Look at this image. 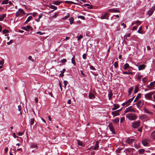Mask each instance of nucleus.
<instances>
[{"label":"nucleus","mask_w":155,"mask_h":155,"mask_svg":"<svg viewBox=\"0 0 155 155\" xmlns=\"http://www.w3.org/2000/svg\"><path fill=\"white\" fill-rule=\"evenodd\" d=\"M126 117L128 119L131 120H135L137 118V116L132 113H130L127 114L126 115Z\"/></svg>","instance_id":"obj_1"},{"label":"nucleus","mask_w":155,"mask_h":155,"mask_svg":"<svg viewBox=\"0 0 155 155\" xmlns=\"http://www.w3.org/2000/svg\"><path fill=\"white\" fill-rule=\"evenodd\" d=\"M155 94V91L151 92L146 94L145 97L147 99L152 100V96Z\"/></svg>","instance_id":"obj_2"},{"label":"nucleus","mask_w":155,"mask_h":155,"mask_svg":"<svg viewBox=\"0 0 155 155\" xmlns=\"http://www.w3.org/2000/svg\"><path fill=\"white\" fill-rule=\"evenodd\" d=\"M25 12H24L23 10L21 8H19L18 9V11H17L15 14V16L16 17L18 16L21 14H25Z\"/></svg>","instance_id":"obj_3"},{"label":"nucleus","mask_w":155,"mask_h":155,"mask_svg":"<svg viewBox=\"0 0 155 155\" xmlns=\"http://www.w3.org/2000/svg\"><path fill=\"white\" fill-rule=\"evenodd\" d=\"M140 124V121H137L134 122L132 124V127L134 128H137L139 127Z\"/></svg>","instance_id":"obj_4"},{"label":"nucleus","mask_w":155,"mask_h":155,"mask_svg":"<svg viewBox=\"0 0 155 155\" xmlns=\"http://www.w3.org/2000/svg\"><path fill=\"white\" fill-rule=\"evenodd\" d=\"M107 11L110 12H120L119 10L115 8H110L108 9Z\"/></svg>","instance_id":"obj_5"},{"label":"nucleus","mask_w":155,"mask_h":155,"mask_svg":"<svg viewBox=\"0 0 155 155\" xmlns=\"http://www.w3.org/2000/svg\"><path fill=\"white\" fill-rule=\"evenodd\" d=\"M155 10V8L154 7H152L147 12V14L148 15V16H150L152 15L153 13V12L154 10Z\"/></svg>","instance_id":"obj_6"},{"label":"nucleus","mask_w":155,"mask_h":155,"mask_svg":"<svg viewBox=\"0 0 155 155\" xmlns=\"http://www.w3.org/2000/svg\"><path fill=\"white\" fill-rule=\"evenodd\" d=\"M143 101L140 100L137 103L136 105L137 107L139 108L142 107L143 104Z\"/></svg>","instance_id":"obj_7"},{"label":"nucleus","mask_w":155,"mask_h":155,"mask_svg":"<svg viewBox=\"0 0 155 155\" xmlns=\"http://www.w3.org/2000/svg\"><path fill=\"white\" fill-rule=\"evenodd\" d=\"M108 127L110 130L112 132V133L114 134L115 133V130L114 128V127L112 124H109L108 125Z\"/></svg>","instance_id":"obj_8"},{"label":"nucleus","mask_w":155,"mask_h":155,"mask_svg":"<svg viewBox=\"0 0 155 155\" xmlns=\"http://www.w3.org/2000/svg\"><path fill=\"white\" fill-rule=\"evenodd\" d=\"M112 114L113 115V117L119 115H120L119 114V110H117L112 112Z\"/></svg>","instance_id":"obj_9"},{"label":"nucleus","mask_w":155,"mask_h":155,"mask_svg":"<svg viewBox=\"0 0 155 155\" xmlns=\"http://www.w3.org/2000/svg\"><path fill=\"white\" fill-rule=\"evenodd\" d=\"M135 140L134 139L128 138L127 139L126 141L127 142L128 144H130L131 143L133 142Z\"/></svg>","instance_id":"obj_10"},{"label":"nucleus","mask_w":155,"mask_h":155,"mask_svg":"<svg viewBox=\"0 0 155 155\" xmlns=\"http://www.w3.org/2000/svg\"><path fill=\"white\" fill-rule=\"evenodd\" d=\"M113 106L114 107L112 109V110H115L118 108L119 107V105L116 104H114L113 105Z\"/></svg>","instance_id":"obj_11"},{"label":"nucleus","mask_w":155,"mask_h":155,"mask_svg":"<svg viewBox=\"0 0 155 155\" xmlns=\"http://www.w3.org/2000/svg\"><path fill=\"white\" fill-rule=\"evenodd\" d=\"M145 67H146V66L144 64H141L139 66L138 68V70L139 71L142 70L144 69V68H145Z\"/></svg>","instance_id":"obj_12"},{"label":"nucleus","mask_w":155,"mask_h":155,"mask_svg":"<svg viewBox=\"0 0 155 155\" xmlns=\"http://www.w3.org/2000/svg\"><path fill=\"white\" fill-rule=\"evenodd\" d=\"M142 142L143 145L145 146H148V143L146 140H143Z\"/></svg>","instance_id":"obj_13"},{"label":"nucleus","mask_w":155,"mask_h":155,"mask_svg":"<svg viewBox=\"0 0 155 155\" xmlns=\"http://www.w3.org/2000/svg\"><path fill=\"white\" fill-rule=\"evenodd\" d=\"M144 110L145 113H147L150 115H152L153 114V113L150 111L148 109L144 108Z\"/></svg>","instance_id":"obj_14"},{"label":"nucleus","mask_w":155,"mask_h":155,"mask_svg":"<svg viewBox=\"0 0 155 155\" xmlns=\"http://www.w3.org/2000/svg\"><path fill=\"white\" fill-rule=\"evenodd\" d=\"M155 84V81H154L152 82H151L150 84L147 86V87L148 88H150L153 87H154V85Z\"/></svg>","instance_id":"obj_15"},{"label":"nucleus","mask_w":155,"mask_h":155,"mask_svg":"<svg viewBox=\"0 0 155 155\" xmlns=\"http://www.w3.org/2000/svg\"><path fill=\"white\" fill-rule=\"evenodd\" d=\"M6 16V14H2L0 15V21L3 20Z\"/></svg>","instance_id":"obj_16"},{"label":"nucleus","mask_w":155,"mask_h":155,"mask_svg":"<svg viewBox=\"0 0 155 155\" xmlns=\"http://www.w3.org/2000/svg\"><path fill=\"white\" fill-rule=\"evenodd\" d=\"M129 65L128 63H126L124 65V66L123 67V68L124 70H126L128 68H129Z\"/></svg>","instance_id":"obj_17"},{"label":"nucleus","mask_w":155,"mask_h":155,"mask_svg":"<svg viewBox=\"0 0 155 155\" xmlns=\"http://www.w3.org/2000/svg\"><path fill=\"white\" fill-rule=\"evenodd\" d=\"M141 96V94L139 93L137 94V96L135 98L134 101V102L136 101L137 100H138V99Z\"/></svg>","instance_id":"obj_18"},{"label":"nucleus","mask_w":155,"mask_h":155,"mask_svg":"<svg viewBox=\"0 0 155 155\" xmlns=\"http://www.w3.org/2000/svg\"><path fill=\"white\" fill-rule=\"evenodd\" d=\"M32 18V16H29L28 17L26 21L24 23L25 24H27L28 22H29Z\"/></svg>","instance_id":"obj_19"},{"label":"nucleus","mask_w":155,"mask_h":155,"mask_svg":"<svg viewBox=\"0 0 155 155\" xmlns=\"http://www.w3.org/2000/svg\"><path fill=\"white\" fill-rule=\"evenodd\" d=\"M89 98L90 99H92L95 98V96L93 93H90L89 95Z\"/></svg>","instance_id":"obj_20"},{"label":"nucleus","mask_w":155,"mask_h":155,"mask_svg":"<svg viewBox=\"0 0 155 155\" xmlns=\"http://www.w3.org/2000/svg\"><path fill=\"white\" fill-rule=\"evenodd\" d=\"M98 142H97L95 144V145L94 147L93 150H97L98 148L99 147V146L98 145Z\"/></svg>","instance_id":"obj_21"},{"label":"nucleus","mask_w":155,"mask_h":155,"mask_svg":"<svg viewBox=\"0 0 155 155\" xmlns=\"http://www.w3.org/2000/svg\"><path fill=\"white\" fill-rule=\"evenodd\" d=\"M119 119L117 118L115 119L112 120V121L115 124H118L119 123Z\"/></svg>","instance_id":"obj_22"},{"label":"nucleus","mask_w":155,"mask_h":155,"mask_svg":"<svg viewBox=\"0 0 155 155\" xmlns=\"http://www.w3.org/2000/svg\"><path fill=\"white\" fill-rule=\"evenodd\" d=\"M65 2L67 4H74V5H76V3L75 2H74L72 1H65Z\"/></svg>","instance_id":"obj_23"},{"label":"nucleus","mask_w":155,"mask_h":155,"mask_svg":"<svg viewBox=\"0 0 155 155\" xmlns=\"http://www.w3.org/2000/svg\"><path fill=\"white\" fill-rule=\"evenodd\" d=\"M144 152V150L143 149H140L138 150L139 153L141 154H142Z\"/></svg>","instance_id":"obj_24"},{"label":"nucleus","mask_w":155,"mask_h":155,"mask_svg":"<svg viewBox=\"0 0 155 155\" xmlns=\"http://www.w3.org/2000/svg\"><path fill=\"white\" fill-rule=\"evenodd\" d=\"M78 145L82 147L83 145V143L80 140H78L77 141Z\"/></svg>","instance_id":"obj_25"},{"label":"nucleus","mask_w":155,"mask_h":155,"mask_svg":"<svg viewBox=\"0 0 155 155\" xmlns=\"http://www.w3.org/2000/svg\"><path fill=\"white\" fill-rule=\"evenodd\" d=\"M108 14L106 13H104V15H102L101 17V19H105L106 17L107 16Z\"/></svg>","instance_id":"obj_26"},{"label":"nucleus","mask_w":155,"mask_h":155,"mask_svg":"<svg viewBox=\"0 0 155 155\" xmlns=\"http://www.w3.org/2000/svg\"><path fill=\"white\" fill-rule=\"evenodd\" d=\"M84 6H88V7H87V8L90 9H91L92 8V5H90L88 4H84Z\"/></svg>","instance_id":"obj_27"},{"label":"nucleus","mask_w":155,"mask_h":155,"mask_svg":"<svg viewBox=\"0 0 155 155\" xmlns=\"http://www.w3.org/2000/svg\"><path fill=\"white\" fill-rule=\"evenodd\" d=\"M147 116L145 114H144L140 117V119L143 120L145 118H147Z\"/></svg>","instance_id":"obj_28"},{"label":"nucleus","mask_w":155,"mask_h":155,"mask_svg":"<svg viewBox=\"0 0 155 155\" xmlns=\"http://www.w3.org/2000/svg\"><path fill=\"white\" fill-rule=\"evenodd\" d=\"M133 89V87H131L129 88L128 91V92L129 93V95H130L131 94V92Z\"/></svg>","instance_id":"obj_29"},{"label":"nucleus","mask_w":155,"mask_h":155,"mask_svg":"<svg viewBox=\"0 0 155 155\" xmlns=\"http://www.w3.org/2000/svg\"><path fill=\"white\" fill-rule=\"evenodd\" d=\"M49 8L52 9H54L56 10L57 9V7L53 5H51L49 6Z\"/></svg>","instance_id":"obj_30"},{"label":"nucleus","mask_w":155,"mask_h":155,"mask_svg":"<svg viewBox=\"0 0 155 155\" xmlns=\"http://www.w3.org/2000/svg\"><path fill=\"white\" fill-rule=\"evenodd\" d=\"M113 95V93L112 92H111L109 93V94H108V98L109 100H110L112 99V96Z\"/></svg>","instance_id":"obj_31"},{"label":"nucleus","mask_w":155,"mask_h":155,"mask_svg":"<svg viewBox=\"0 0 155 155\" xmlns=\"http://www.w3.org/2000/svg\"><path fill=\"white\" fill-rule=\"evenodd\" d=\"M123 74H131L132 75L133 74V73L132 72H129L127 71H124L123 72Z\"/></svg>","instance_id":"obj_32"},{"label":"nucleus","mask_w":155,"mask_h":155,"mask_svg":"<svg viewBox=\"0 0 155 155\" xmlns=\"http://www.w3.org/2000/svg\"><path fill=\"white\" fill-rule=\"evenodd\" d=\"M74 57L71 59V63L73 64L75 66L76 65V64L74 60Z\"/></svg>","instance_id":"obj_33"},{"label":"nucleus","mask_w":155,"mask_h":155,"mask_svg":"<svg viewBox=\"0 0 155 155\" xmlns=\"http://www.w3.org/2000/svg\"><path fill=\"white\" fill-rule=\"evenodd\" d=\"M134 97H133L132 98H130V99H129L127 102V103L128 104H129L133 100V99H134Z\"/></svg>","instance_id":"obj_34"},{"label":"nucleus","mask_w":155,"mask_h":155,"mask_svg":"<svg viewBox=\"0 0 155 155\" xmlns=\"http://www.w3.org/2000/svg\"><path fill=\"white\" fill-rule=\"evenodd\" d=\"M69 20L70 24H72L74 21V19L73 17H71L69 19Z\"/></svg>","instance_id":"obj_35"},{"label":"nucleus","mask_w":155,"mask_h":155,"mask_svg":"<svg viewBox=\"0 0 155 155\" xmlns=\"http://www.w3.org/2000/svg\"><path fill=\"white\" fill-rule=\"evenodd\" d=\"M35 121V119L34 118H33L31 119L30 121V124L33 125L34 124Z\"/></svg>","instance_id":"obj_36"},{"label":"nucleus","mask_w":155,"mask_h":155,"mask_svg":"<svg viewBox=\"0 0 155 155\" xmlns=\"http://www.w3.org/2000/svg\"><path fill=\"white\" fill-rule=\"evenodd\" d=\"M142 29V28L141 26H140L138 29V30L137 31V32L140 34H142L143 33L142 31H140Z\"/></svg>","instance_id":"obj_37"},{"label":"nucleus","mask_w":155,"mask_h":155,"mask_svg":"<svg viewBox=\"0 0 155 155\" xmlns=\"http://www.w3.org/2000/svg\"><path fill=\"white\" fill-rule=\"evenodd\" d=\"M138 91V87H135V89L134 90V93L135 94L137 93Z\"/></svg>","instance_id":"obj_38"},{"label":"nucleus","mask_w":155,"mask_h":155,"mask_svg":"<svg viewBox=\"0 0 155 155\" xmlns=\"http://www.w3.org/2000/svg\"><path fill=\"white\" fill-rule=\"evenodd\" d=\"M8 3V0H5L3 1L2 3V4L3 5V4H7Z\"/></svg>","instance_id":"obj_39"},{"label":"nucleus","mask_w":155,"mask_h":155,"mask_svg":"<svg viewBox=\"0 0 155 155\" xmlns=\"http://www.w3.org/2000/svg\"><path fill=\"white\" fill-rule=\"evenodd\" d=\"M53 3L56 5H58L60 3L59 2L54 1L53 2Z\"/></svg>","instance_id":"obj_40"},{"label":"nucleus","mask_w":155,"mask_h":155,"mask_svg":"<svg viewBox=\"0 0 155 155\" xmlns=\"http://www.w3.org/2000/svg\"><path fill=\"white\" fill-rule=\"evenodd\" d=\"M151 136L152 138L155 140V131L153 132L151 134Z\"/></svg>","instance_id":"obj_41"},{"label":"nucleus","mask_w":155,"mask_h":155,"mask_svg":"<svg viewBox=\"0 0 155 155\" xmlns=\"http://www.w3.org/2000/svg\"><path fill=\"white\" fill-rule=\"evenodd\" d=\"M142 80L143 83L146 82L147 81V79L146 78L144 77L142 79Z\"/></svg>","instance_id":"obj_42"},{"label":"nucleus","mask_w":155,"mask_h":155,"mask_svg":"<svg viewBox=\"0 0 155 155\" xmlns=\"http://www.w3.org/2000/svg\"><path fill=\"white\" fill-rule=\"evenodd\" d=\"M114 67L115 68H117L118 67V63L117 61H116L114 64Z\"/></svg>","instance_id":"obj_43"},{"label":"nucleus","mask_w":155,"mask_h":155,"mask_svg":"<svg viewBox=\"0 0 155 155\" xmlns=\"http://www.w3.org/2000/svg\"><path fill=\"white\" fill-rule=\"evenodd\" d=\"M130 33L127 34V35L124 36V37L125 38H126L127 40H128V39L127 38V37H130Z\"/></svg>","instance_id":"obj_44"},{"label":"nucleus","mask_w":155,"mask_h":155,"mask_svg":"<svg viewBox=\"0 0 155 155\" xmlns=\"http://www.w3.org/2000/svg\"><path fill=\"white\" fill-rule=\"evenodd\" d=\"M9 32V31H8L6 29H4L2 31V32L4 34L8 33Z\"/></svg>","instance_id":"obj_45"},{"label":"nucleus","mask_w":155,"mask_h":155,"mask_svg":"<svg viewBox=\"0 0 155 155\" xmlns=\"http://www.w3.org/2000/svg\"><path fill=\"white\" fill-rule=\"evenodd\" d=\"M26 28L28 30V29H30L31 30H32V27L30 25H27L26 26Z\"/></svg>","instance_id":"obj_46"},{"label":"nucleus","mask_w":155,"mask_h":155,"mask_svg":"<svg viewBox=\"0 0 155 155\" xmlns=\"http://www.w3.org/2000/svg\"><path fill=\"white\" fill-rule=\"evenodd\" d=\"M128 110L129 111V112H135V111L134 110L132 109H130V108H128Z\"/></svg>","instance_id":"obj_47"},{"label":"nucleus","mask_w":155,"mask_h":155,"mask_svg":"<svg viewBox=\"0 0 155 155\" xmlns=\"http://www.w3.org/2000/svg\"><path fill=\"white\" fill-rule=\"evenodd\" d=\"M142 77V76L141 75H138L137 78L138 80L139 81H140Z\"/></svg>","instance_id":"obj_48"},{"label":"nucleus","mask_w":155,"mask_h":155,"mask_svg":"<svg viewBox=\"0 0 155 155\" xmlns=\"http://www.w3.org/2000/svg\"><path fill=\"white\" fill-rule=\"evenodd\" d=\"M59 12H57L52 17L53 18H56L57 17V16L58 15Z\"/></svg>","instance_id":"obj_49"},{"label":"nucleus","mask_w":155,"mask_h":155,"mask_svg":"<svg viewBox=\"0 0 155 155\" xmlns=\"http://www.w3.org/2000/svg\"><path fill=\"white\" fill-rule=\"evenodd\" d=\"M78 18H81L83 20H84L85 19V17L83 16L80 15L78 17Z\"/></svg>","instance_id":"obj_50"},{"label":"nucleus","mask_w":155,"mask_h":155,"mask_svg":"<svg viewBox=\"0 0 155 155\" xmlns=\"http://www.w3.org/2000/svg\"><path fill=\"white\" fill-rule=\"evenodd\" d=\"M122 150V148H118L116 150V152L117 153H119L120 151Z\"/></svg>","instance_id":"obj_51"},{"label":"nucleus","mask_w":155,"mask_h":155,"mask_svg":"<svg viewBox=\"0 0 155 155\" xmlns=\"http://www.w3.org/2000/svg\"><path fill=\"white\" fill-rule=\"evenodd\" d=\"M82 38L83 36L82 35H80L78 38V41H79Z\"/></svg>","instance_id":"obj_52"},{"label":"nucleus","mask_w":155,"mask_h":155,"mask_svg":"<svg viewBox=\"0 0 155 155\" xmlns=\"http://www.w3.org/2000/svg\"><path fill=\"white\" fill-rule=\"evenodd\" d=\"M64 87H66V86L68 83V82L67 81H64Z\"/></svg>","instance_id":"obj_53"},{"label":"nucleus","mask_w":155,"mask_h":155,"mask_svg":"<svg viewBox=\"0 0 155 155\" xmlns=\"http://www.w3.org/2000/svg\"><path fill=\"white\" fill-rule=\"evenodd\" d=\"M90 68L93 71L96 70L95 68L92 65L90 66Z\"/></svg>","instance_id":"obj_54"},{"label":"nucleus","mask_w":155,"mask_h":155,"mask_svg":"<svg viewBox=\"0 0 155 155\" xmlns=\"http://www.w3.org/2000/svg\"><path fill=\"white\" fill-rule=\"evenodd\" d=\"M67 60L65 59H64L62 60H61V62L62 63H64L66 62Z\"/></svg>","instance_id":"obj_55"},{"label":"nucleus","mask_w":155,"mask_h":155,"mask_svg":"<svg viewBox=\"0 0 155 155\" xmlns=\"http://www.w3.org/2000/svg\"><path fill=\"white\" fill-rule=\"evenodd\" d=\"M83 58L85 59H86V54H84L82 55Z\"/></svg>","instance_id":"obj_56"},{"label":"nucleus","mask_w":155,"mask_h":155,"mask_svg":"<svg viewBox=\"0 0 155 155\" xmlns=\"http://www.w3.org/2000/svg\"><path fill=\"white\" fill-rule=\"evenodd\" d=\"M12 42H13V41L12 40H10V41L9 42H7V43L8 45H10Z\"/></svg>","instance_id":"obj_57"},{"label":"nucleus","mask_w":155,"mask_h":155,"mask_svg":"<svg viewBox=\"0 0 155 155\" xmlns=\"http://www.w3.org/2000/svg\"><path fill=\"white\" fill-rule=\"evenodd\" d=\"M142 127H140V128H138L137 130V131H139L140 132H141L142 131Z\"/></svg>","instance_id":"obj_58"},{"label":"nucleus","mask_w":155,"mask_h":155,"mask_svg":"<svg viewBox=\"0 0 155 155\" xmlns=\"http://www.w3.org/2000/svg\"><path fill=\"white\" fill-rule=\"evenodd\" d=\"M126 152H130L131 151V150L129 149H126L125 150Z\"/></svg>","instance_id":"obj_59"},{"label":"nucleus","mask_w":155,"mask_h":155,"mask_svg":"<svg viewBox=\"0 0 155 155\" xmlns=\"http://www.w3.org/2000/svg\"><path fill=\"white\" fill-rule=\"evenodd\" d=\"M21 29L23 30H24L26 31H28V30L26 28V26L22 27Z\"/></svg>","instance_id":"obj_60"},{"label":"nucleus","mask_w":155,"mask_h":155,"mask_svg":"<svg viewBox=\"0 0 155 155\" xmlns=\"http://www.w3.org/2000/svg\"><path fill=\"white\" fill-rule=\"evenodd\" d=\"M124 120V117H122L120 118V123H122Z\"/></svg>","instance_id":"obj_61"},{"label":"nucleus","mask_w":155,"mask_h":155,"mask_svg":"<svg viewBox=\"0 0 155 155\" xmlns=\"http://www.w3.org/2000/svg\"><path fill=\"white\" fill-rule=\"evenodd\" d=\"M24 132H18V133H17V134H18L19 136H22V134H23V133H24Z\"/></svg>","instance_id":"obj_62"},{"label":"nucleus","mask_w":155,"mask_h":155,"mask_svg":"<svg viewBox=\"0 0 155 155\" xmlns=\"http://www.w3.org/2000/svg\"><path fill=\"white\" fill-rule=\"evenodd\" d=\"M31 147L34 148H36L37 147V146L35 145H32L31 146Z\"/></svg>","instance_id":"obj_63"},{"label":"nucleus","mask_w":155,"mask_h":155,"mask_svg":"<svg viewBox=\"0 0 155 155\" xmlns=\"http://www.w3.org/2000/svg\"><path fill=\"white\" fill-rule=\"evenodd\" d=\"M137 28V26H134L133 28V30H136Z\"/></svg>","instance_id":"obj_64"}]
</instances>
